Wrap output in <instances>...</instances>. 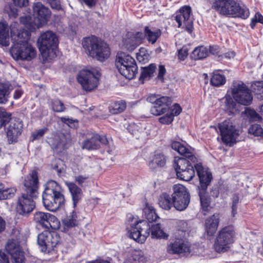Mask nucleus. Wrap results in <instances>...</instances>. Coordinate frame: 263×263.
<instances>
[{
  "mask_svg": "<svg viewBox=\"0 0 263 263\" xmlns=\"http://www.w3.org/2000/svg\"><path fill=\"white\" fill-rule=\"evenodd\" d=\"M30 33L25 29H20L17 23L11 26V37L12 45L10 53L15 60L31 61L36 54L35 48L29 43Z\"/></svg>",
  "mask_w": 263,
  "mask_h": 263,
  "instance_id": "nucleus-1",
  "label": "nucleus"
},
{
  "mask_svg": "<svg viewBox=\"0 0 263 263\" xmlns=\"http://www.w3.org/2000/svg\"><path fill=\"white\" fill-rule=\"evenodd\" d=\"M24 192L18 198L16 208L17 212L26 215L31 212L35 208L33 198L38 195L39 180L37 173L32 171L25 179Z\"/></svg>",
  "mask_w": 263,
  "mask_h": 263,
  "instance_id": "nucleus-2",
  "label": "nucleus"
},
{
  "mask_svg": "<svg viewBox=\"0 0 263 263\" xmlns=\"http://www.w3.org/2000/svg\"><path fill=\"white\" fill-rule=\"evenodd\" d=\"M42 200L45 208L55 212L64 203V196L60 185L53 180L48 181L42 194Z\"/></svg>",
  "mask_w": 263,
  "mask_h": 263,
  "instance_id": "nucleus-3",
  "label": "nucleus"
},
{
  "mask_svg": "<svg viewBox=\"0 0 263 263\" xmlns=\"http://www.w3.org/2000/svg\"><path fill=\"white\" fill-rule=\"evenodd\" d=\"M212 8L220 14L229 17L246 19L250 15L247 7L240 5L234 0H215Z\"/></svg>",
  "mask_w": 263,
  "mask_h": 263,
  "instance_id": "nucleus-4",
  "label": "nucleus"
},
{
  "mask_svg": "<svg viewBox=\"0 0 263 263\" xmlns=\"http://www.w3.org/2000/svg\"><path fill=\"white\" fill-rule=\"evenodd\" d=\"M37 44L44 62H48L56 57L59 40L55 33L47 31L42 33L38 39Z\"/></svg>",
  "mask_w": 263,
  "mask_h": 263,
  "instance_id": "nucleus-5",
  "label": "nucleus"
},
{
  "mask_svg": "<svg viewBox=\"0 0 263 263\" xmlns=\"http://www.w3.org/2000/svg\"><path fill=\"white\" fill-rule=\"evenodd\" d=\"M82 45L87 54L103 61L110 55L108 46L95 35L84 38Z\"/></svg>",
  "mask_w": 263,
  "mask_h": 263,
  "instance_id": "nucleus-6",
  "label": "nucleus"
},
{
  "mask_svg": "<svg viewBox=\"0 0 263 263\" xmlns=\"http://www.w3.org/2000/svg\"><path fill=\"white\" fill-rule=\"evenodd\" d=\"M172 149L177 152L179 154L183 156L185 158H179L176 160L175 162H179L180 161H185L184 171H187L190 166H194L197 172L198 167H202L204 170L209 173H211L209 170L206 167H204L201 163H197L198 159L194 155L193 149L189 146H185L178 141H173L171 144Z\"/></svg>",
  "mask_w": 263,
  "mask_h": 263,
  "instance_id": "nucleus-7",
  "label": "nucleus"
},
{
  "mask_svg": "<svg viewBox=\"0 0 263 263\" xmlns=\"http://www.w3.org/2000/svg\"><path fill=\"white\" fill-rule=\"evenodd\" d=\"M116 66L120 74L129 80L134 79L138 72L135 59L123 52L118 53Z\"/></svg>",
  "mask_w": 263,
  "mask_h": 263,
  "instance_id": "nucleus-8",
  "label": "nucleus"
},
{
  "mask_svg": "<svg viewBox=\"0 0 263 263\" xmlns=\"http://www.w3.org/2000/svg\"><path fill=\"white\" fill-rule=\"evenodd\" d=\"M230 92L238 104L249 106L253 101L251 90L242 81H234L231 86Z\"/></svg>",
  "mask_w": 263,
  "mask_h": 263,
  "instance_id": "nucleus-9",
  "label": "nucleus"
},
{
  "mask_svg": "<svg viewBox=\"0 0 263 263\" xmlns=\"http://www.w3.org/2000/svg\"><path fill=\"white\" fill-rule=\"evenodd\" d=\"M197 175L199 179L200 185L198 186V195L200 199L201 206L202 210L206 212L209 210L210 204V198L208 197L206 190L212 179V173L207 172L202 167H198Z\"/></svg>",
  "mask_w": 263,
  "mask_h": 263,
  "instance_id": "nucleus-10",
  "label": "nucleus"
},
{
  "mask_svg": "<svg viewBox=\"0 0 263 263\" xmlns=\"http://www.w3.org/2000/svg\"><path fill=\"white\" fill-rule=\"evenodd\" d=\"M235 232L232 226H227L221 229L215 239L214 247L218 253L226 252L235 241Z\"/></svg>",
  "mask_w": 263,
  "mask_h": 263,
  "instance_id": "nucleus-11",
  "label": "nucleus"
},
{
  "mask_svg": "<svg viewBox=\"0 0 263 263\" xmlns=\"http://www.w3.org/2000/svg\"><path fill=\"white\" fill-rule=\"evenodd\" d=\"M101 73L97 68L90 67L81 70L77 79L83 89L86 91H91L98 85Z\"/></svg>",
  "mask_w": 263,
  "mask_h": 263,
  "instance_id": "nucleus-12",
  "label": "nucleus"
},
{
  "mask_svg": "<svg viewBox=\"0 0 263 263\" xmlns=\"http://www.w3.org/2000/svg\"><path fill=\"white\" fill-rule=\"evenodd\" d=\"M129 237L138 243H144L149 235L151 226L146 220L137 221L127 227Z\"/></svg>",
  "mask_w": 263,
  "mask_h": 263,
  "instance_id": "nucleus-13",
  "label": "nucleus"
},
{
  "mask_svg": "<svg viewBox=\"0 0 263 263\" xmlns=\"http://www.w3.org/2000/svg\"><path fill=\"white\" fill-rule=\"evenodd\" d=\"M180 225L182 226L183 229H178V233H181L182 236L180 238H177L173 242H171L167 246V251L172 254L183 255L190 253L191 251L190 246L188 242L185 241L182 238L185 237L186 227L187 223L184 221H180Z\"/></svg>",
  "mask_w": 263,
  "mask_h": 263,
  "instance_id": "nucleus-14",
  "label": "nucleus"
},
{
  "mask_svg": "<svg viewBox=\"0 0 263 263\" xmlns=\"http://www.w3.org/2000/svg\"><path fill=\"white\" fill-rule=\"evenodd\" d=\"M220 138L226 145L232 146L236 142L239 130L233 124L230 119H227L218 124Z\"/></svg>",
  "mask_w": 263,
  "mask_h": 263,
  "instance_id": "nucleus-15",
  "label": "nucleus"
},
{
  "mask_svg": "<svg viewBox=\"0 0 263 263\" xmlns=\"http://www.w3.org/2000/svg\"><path fill=\"white\" fill-rule=\"evenodd\" d=\"M59 234L55 231H44L39 234L37 243L42 247L43 252H50L60 245Z\"/></svg>",
  "mask_w": 263,
  "mask_h": 263,
  "instance_id": "nucleus-16",
  "label": "nucleus"
},
{
  "mask_svg": "<svg viewBox=\"0 0 263 263\" xmlns=\"http://www.w3.org/2000/svg\"><path fill=\"white\" fill-rule=\"evenodd\" d=\"M172 194L174 207L178 211H182L187 207L190 201V194L183 185L178 184L173 186Z\"/></svg>",
  "mask_w": 263,
  "mask_h": 263,
  "instance_id": "nucleus-17",
  "label": "nucleus"
},
{
  "mask_svg": "<svg viewBox=\"0 0 263 263\" xmlns=\"http://www.w3.org/2000/svg\"><path fill=\"white\" fill-rule=\"evenodd\" d=\"M20 237L13 236L9 239L6 245L7 252L11 255L12 261L14 263H23L25 257L20 246Z\"/></svg>",
  "mask_w": 263,
  "mask_h": 263,
  "instance_id": "nucleus-18",
  "label": "nucleus"
},
{
  "mask_svg": "<svg viewBox=\"0 0 263 263\" xmlns=\"http://www.w3.org/2000/svg\"><path fill=\"white\" fill-rule=\"evenodd\" d=\"M191 8L190 6L182 7L176 13L175 20L178 23V27L180 28L183 25L186 30L191 33L193 30V21L190 18Z\"/></svg>",
  "mask_w": 263,
  "mask_h": 263,
  "instance_id": "nucleus-19",
  "label": "nucleus"
},
{
  "mask_svg": "<svg viewBox=\"0 0 263 263\" xmlns=\"http://www.w3.org/2000/svg\"><path fill=\"white\" fill-rule=\"evenodd\" d=\"M34 220L43 228L57 229L60 227V221L54 215L42 212H37L34 214Z\"/></svg>",
  "mask_w": 263,
  "mask_h": 263,
  "instance_id": "nucleus-20",
  "label": "nucleus"
},
{
  "mask_svg": "<svg viewBox=\"0 0 263 263\" xmlns=\"http://www.w3.org/2000/svg\"><path fill=\"white\" fill-rule=\"evenodd\" d=\"M144 35L142 32H128L123 39V46L129 51L134 50L143 43Z\"/></svg>",
  "mask_w": 263,
  "mask_h": 263,
  "instance_id": "nucleus-21",
  "label": "nucleus"
},
{
  "mask_svg": "<svg viewBox=\"0 0 263 263\" xmlns=\"http://www.w3.org/2000/svg\"><path fill=\"white\" fill-rule=\"evenodd\" d=\"M33 14L37 19V23H35L37 28H40L43 25L46 24L51 14L49 8L45 7L41 2H36L33 5Z\"/></svg>",
  "mask_w": 263,
  "mask_h": 263,
  "instance_id": "nucleus-22",
  "label": "nucleus"
},
{
  "mask_svg": "<svg viewBox=\"0 0 263 263\" xmlns=\"http://www.w3.org/2000/svg\"><path fill=\"white\" fill-rule=\"evenodd\" d=\"M100 144L106 145L109 144V141L105 136L93 134L90 138L83 142L82 148L89 151L97 149L99 148Z\"/></svg>",
  "mask_w": 263,
  "mask_h": 263,
  "instance_id": "nucleus-23",
  "label": "nucleus"
},
{
  "mask_svg": "<svg viewBox=\"0 0 263 263\" xmlns=\"http://www.w3.org/2000/svg\"><path fill=\"white\" fill-rule=\"evenodd\" d=\"M23 122L20 119L12 120L7 129V135L10 143L16 142L22 133Z\"/></svg>",
  "mask_w": 263,
  "mask_h": 263,
  "instance_id": "nucleus-24",
  "label": "nucleus"
},
{
  "mask_svg": "<svg viewBox=\"0 0 263 263\" xmlns=\"http://www.w3.org/2000/svg\"><path fill=\"white\" fill-rule=\"evenodd\" d=\"M185 163H186L185 161H180V162H175L174 167L178 178L185 181H189L192 180L195 176V167L194 166H190L187 171H184Z\"/></svg>",
  "mask_w": 263,
  "mask_h": 263,
  "instance_id": "nucleus-25",
  "label": "nucleus"
},
{
  "mask_svg": "<svg viewBox=\"0 0 263 263\" xmlns=\"http://www.w3.org/2000/svg\"><path fill=\"white\" fill-rule=\"evenodd\" d=\"M172 102L171 98L167 96H160L156 105L151 109V112L155 116H159L166 112Z\"/></svg>",
  "mask_w": 263,
  "mask_h": 263,
  "instance_id": "nucleus-26",
  "label": "nucleus"
},
{
  "mask_svg": "<svg viewBox=\"0 0 263 263\" xmlns=\"http://www.w3.org/2000/svg\"><path fill=\"white\" fill-rule=\"evenodd\" d=\"M219 222L218 214H214L205 220V231L207 235L213 236L217 231Z\"/></svg>",
  "mask_w": 263,
  "mask_h": 263,
  "instance_id": "nucleus-27",
  "label": "nucleus"
},
{
  "mask_svg": "<svg viewBox=\"0 0 263 263\" xmlns=\"http://www.w3.org/2000/svg\"><path fill=\"white\" fill-rule=\"evenodd\" d=\"M15 23H12L9 27L6 22L0 21V44L1 45L8 46L9 45V31H11V26Z\"/></svg>",
  "mask_w": 263,
  "mask_h": 263,
  "instance_id": "nucleus-28",
  "label": "nucleus"
},
{
  "mask_svg": "<svg viewBox=\"0 0 263 263\" xmlns=\"http://www.w3.org/2000/svg\"><path fill=\"white\" fill-rule=\"evenodd\" d=\"M143 34L148 43L154 44L157 40L161 36L162 31L160 29L156 28H150L145 26L144 29Z\"/></svg>",
  "mask_w": 263,
  "mask_h": 263,
  "instance_id": "nucleus-29",
  "label": "nucleus"
},
{
  "mask_svg": "<svg viewBox=\"0 0 263 263\" xmlns=\"http://www.w3.org/2000/svg\"><path fill=\"white\" fill-rule=\"evenodd\" d=\"M65 184L67 186L72 197L73 207L77 206L78 202L81 200L83 196L82 191L74 183L66 182Z\"/></svg>",
  "mask_w": 263,
  "mask_h": 263,
  "instance_id": "nucleus-30",
  "label": "nucleus"
},
{
  "mask_svg": "<svg viewBox=\"0 0 263 263\" xmlns=\"http://www.w3.org/2000/svg\"><path fill=\"white\" fill-rule=\"evenodd\" d=\"M50 142L52 148L58 152H61L64 149L68 143L66 136L64 134L54 136L50 140Z\"/></svg>",
  "mask_w": 263,
  "mask_h": 263,
  "instance_id": "nucleus-31",
  "label": "nucleus"
},
{
  "mask_svg": "<svg viewBox=\"0 0 263 263\" xmlns=\"http://www.w3.org/2000/svg\"><path fill=\"white\" fill-rule=\"evenodd\" d=\"M159 205L162 209L168 211L174 206L173 198L166 193H162L159 198Z\"/></svg>",
  "mask_w": 263,
  "mask_h": 263,
  "instance_id": "nucleus-32",
  "label": "nucleus"
},
{
  "mask_svg": "<svg viewBox=\"0 0 263 263\" xmlns=\"http://www.w3.org/2000/svg\"><path fill=\"white\" fill-rule=\"evenodd\" d=\"M166 157L161 153H156L152 159L149 162L148 165L152 169L156 167H163L166 163Z\"/></svg>",
  "mask_w": 263,
  "mask_h": 263,
  "instance_id": "nucleus-33",
  "label": "nucleus"
},
{
  "mask_svg": "<svg viewBox=\"0 0 263 263\" xmlns=\"http://www.w3.org/2000/svg\"><path fill=\"white\" fill-rule=\"evenodd\" d=\"M226 82L225 76L219 72L218 70L214 71L211 76L210 83L212 85L219 87L224 85Z\"/></svg>",
  "mask_w": 263,
  "mask_h": 263,
  "instance_id": "nucleus-34",
  "label": "nucleus"
},
{
  "mask_svg": "<svg viewBox=\"0 0 263 263\" xmlns=\"http://www.w3.org/2000/svg\"><path fill=\"white\" fill-rule=\"evenodd\" d=\"M143 216L149 222L154 221L158 218L154 207L148 203L143 210Z\"/></svg>",
  "mask_w": 263,
  "mask_h": 263,
  "instance_id": "nucleus-35",
  "label": "nucleus"
},
{
  "mask_svg": "<svg viewBox=\"0 0 263 263\" xmlns=\"http://www.w3.org/2000/svg\"><path fill=\"white\" fill-rule=\"evenodd\" d=\"M209 55V49L206 47L201 46L196 47L192 52L191 57L195 60L206 58Z\"/></svg>",
  "mask_w": 263,
  "mask_h": 263,
  "instance_id": "nucleus-36",
  "label": "nucleus"
},
{
  "mask_svg": "<svg viewBox=\"0 0 263 263\" xmlns=\"http://www.w3.org/2000/svg\"><path fill=\"white\" fill-rule=\"evenodd\" d=\"M156 68V65L155 64H151L147 67L143 68L139 80L143 83L144 80L149 79L153 76Z\"/></svg>",
  "mask_w": 263,
  "mask_h": 263,
  "instance_id": "nucleus-37",
  "label": "nucleus"
},
{
  "mask_svg": "<svg viewBox=\"0 0 263 263\" xmlns=\"http://www.w3.org/2000/svg\"><path fill=\"white\" fill-rule=\"evenodd\" d=\"M10 93L8 85L0 83V104H5L8 101Z\"/></svg>",
  "mask_w": 263,
  "mask_h": 263,
  "instance_id": "nucleus-38",
  "label": "nucleus"
},
{
  "mask_svg": "<svg viewBox=\"0 0 263 263\" xmlns=\"http://www.w3.org/2000/svg\"><path fill=\"white\" fill-rule=\"evenodd\" d=\"M152 238H167L168 236L163 232L160 224H154L151 227Z\"/></svg>",
  "mask_w": 263,
  "mask_h": 263,
  "instance_id": "nucleus-39",
  "label": "nucleus"
},
{
  "mask_svg": "<svg viewBox=\"0 0 263 263\" xmlns=\"http://www.w3.org/2000/svg\"><path fill=\"white\" fill-rule=\"evenodd\" d=\"M14 191L13 189L5 187L3 183L0 182V200H4L12 197Z\"/></svg>",
  "mask_w": 263,
  "mask_h": 263,
  "instance_id": "nucleus-40",
  "label": "nucleus"
},
{
  "mask_svg": "<svg viewBox=\"0 0 263 263\" xmlns=\"http://www.w3.org/2000/svg\"><path fill=\"white\" fill-rule=\"evenodd\" d=\"M63 224L67 228H72L78 224L77 216L74 212L63 220Z\"/></svg>",
  "mask_w": 263,
  "mask_h": 263,
  "instance_id": "nucleus-41",
  "label": "nucleus"
},
{
  "mask_svg": "<svg viewBox=\"0 0 263 263\" xmlns=\"http://www.w3.org/2000/svg\"><path fill=\"white\" fill-rule=\"evenodd\" d=\"M252 91L258 99L263 100V81L255 82L252 85Z\"/></svg>",
  "mask_w": 263,
  "mask_h": 263,
  "instance_id": "nucleus-42",
  "label": "nucleus"
},
{
  "mask_svg": "<svg viewBox=\"0 0 263 263\" xmlns=\"http://www.w3.org/2000/svg\"><path fill=\"white\" fill-rule=\"evenodd\" d=\"M126 103L123 101L115 102L111 107L110 111L112 114H118L123 112L126 108Z\"/></svg>",
  "mask_w": 263,
  "mask_h": 263,
  "instance_id": "nucleus-43",
  "label": "nucleus"
},
{
  "mask_svg": "<svg viewBox=\"0 0 263 263\" xmlns=\"http://www.w3.org/2000/svg\"><path fill=\"white\" fill-rule=\"evenodd\" d=\"M11 120V114L0 108V127H5Z\"/></svg>",
  "mask_w": 263,
  "mask_h": 263,
  "instance_id": "nucleus-44",
  "label": "nucleus"
},
{
  "mask_svg": "<svg viewBox=\"0 0 263 263\" xmlns=\"http://www.w3.org/2000/svg\"><path fill=\"white\" fill-rule=\"evenodd\" d=\"M225 106L226 109L230 113H233L236 110V104L232 96L226 95L225 97Z\"/></svg>",
  "mask_w": 263,
  "mask_h": 263,
  "instance_id": "nucleus-45",
  "label": "nucleus"
},
{
  "mask_svg": "<svg viewBox=\"0 0 263 263\" xmlns=\"http://www.w3.org/2000/svg\"><path fill=\"white\" fill-rule=\"evenodd\" d=\"M250 134L255 136H260L263 137V129L261 126L257 124L252 125L248 129Z\"/></svg>",
  "mask_w": 263,
  "mask_h": 263,
  "instance_id": "nucleus-46",
  "label": "nucleus"
},
{
  "mask_svg": "<svg viewBox=\"0 0 263 263\" xmlns=\"http://www.w3.org/2000/svg\"><path fill=\"white\" fill-rule=\"evenodd\" d=\"M149 55L144 48H140L137 53V59L140 62L145 63L148 61Z\"/></svg>",
  "mask_w": 263,
  "mask_h": 263,
  "instance_id": "nucleus-47",
  "label": "nucleus"
},
{
  "mask_svg": "<svg viewBox=\"0 0 263 263\" xmlns=\"http://www.w3.org/2000/svg\"><path fill=\"white\" fill-rule=\"evenodd\" d=\"M51 105L53 110L55 112H62L65 109L63 103L58 99L52 100Z\"/></svg>",
  "mask_w": 263,
  "mask_h": 263,
  "instance_id": "nucleus-48",
  "label": "nucleus"
},
{
  "mask_svg": "<svg viewBox=\"0 0 263 263\" xmlns=\"http://www.w3.org/2000/svg\"><path fill=\"white\" fill-rule=\"evenodd\" d=\"M246 116L249 119L250 121H257L260 118V116L258 113L253 109L247 108L245 111Z\"/></svg>",
  "mask_w": 263,
  "mask_h": 263,
  "instance_id": "nucleus-49",
  "label": "nucleus"
},
{
  "mask_svg": "<svg viewBox=\"0 0 263 263\" xmlns=\"http://www.w3.org/2000/svg\"><path fill=\"white\" fill-rule=\"evenodd\" d=\"M174 120L173 115L170 114H166L165 115L160 117L159 119V122L162 124H169Z\"/></svg>",
  "mask_w": 263,
  "mask_h": 263,
  "instance_id": "nucleus-50",
  "label": "nucleus"
},
{
  "mask_svg": "<svg viewBox=\"0 0 263 263\" xmlns=\"http://www.w3.org/2000/svg\"><path fill=\"white\" fill-rule=\"evenodd\" d=\"M47 131V128L46 127L39 129V130H37L36 131L32 133V137L33 138L32 140H35L36 139H39L43 137L44 134L46 133Z\"/></svg>",
  "mask_w": 263,
  "mask_h": 263,
  "instance_id": "nucleus-51",
  "label": "nucleus"
},
{
  "mask_svg": "<svg viewBox=\"0 0 263 263\" xmlns=\"http://www.w3.org/2000/svg\"><path fill=\"white\" fill-rule=\"evenodd\" d=\"M133 257L135 263H144L145 262V258L141 252H136Z\"/></svg>",
  "mask_w": 263,
  "mask_h": 263,
  "instance_id": "nucleus-52",
  "label": "nucleus"
},
{
  "mask_svg": "<svg viewBox=\"0 0 263 263\" xmlns=\"http://www.w3.org/2000/svg\"><path fill=\"white\" fill-rule=\"evenodd\" d=\"M61 121L65 124H67L71 128H75L78 124V122L72 119L63 117L61 118Z\"/></svg>",
  "mask_w": 263,
  "mask_h": 263,
  "instance_id": "nucleus-53",
  "label": "nucleus"
},
{
  "mask_svg": "<svg viewBox=\"0 0 263 263\" xmlns=\"http://www.w3.org/2000/svg\"><path fill=\"white\" fill-rule=\"evenodd\" d=\"M50 4L52 9L58 10L62 9L61 5L59 0H46Z\"/></svg>",
  "mask_w": 263,
  "mask_h": 263,
  "instance_id": "nucleus-54",
  "label": "nucleus"
},
{
  "mask_svg": "<svg viewBox=\"0 0 263 263\" xmlns=\"http://www.w3.org/2000/svg\"><path fill=\"white\" fill-rule=\"evenodd\" d=\"M182 111V108L178 104H175L171 109V112L170 113L171 115H173V118L174 116H176L179 115Z\"/></svg>",
  "mask_w": 263,
  "mask_h": 263,
  "instance_id": "nucleus-55",
  "label": "nucleus"
},
{
  "mask_svg": "<svg viewBox=\"0 0 263 263\" xmlns=\"http://www.w3.org/2000/svg\"><path fill=\"white\" fill-rule=\"evenodd\" d=\"M20 22L27 28H29L31 23V17L29 15H25L20 17Z\"/></svg>",
  "mask_w": 263,
  "mask_h": 263,
  "instance_id": "nucleus-56",
  "label": "nucleus"
},
{
  "mask_svg": "<svg viewBox=\"0 0 263 263\" xmlns=\"http://www.w3.org/2000/svg\"><path fill=\"white\" fill-rule=\"evenodd\" d=\"M88 176L86 175H78L74 176V180L79 185H82L83 183H85L88 179Z\"/></svg>",
  "mask_w": 263,
  "mask_h": 263,
  "instance_id": "nucleus-57",
  "label": "nucleus"
},
{
  "mask_svg": "<svg viewBox=\"0 0 263 263\" xmlns=\"http://www.w3.org/2000/svg\"><path fill=\"white\" fill-rule=\"evenodd\" d=\"M188 55V51L186 48H182L178 51V58L181 60H184Z\"/></svg>",
  "mask_w": 263,
  "mask_h": 263,
  "instance_id": "nucleus-58",
  "label": "nucleus"
},
{
  "mask_svg": "<svg viewBox=\"0 0 263 263\" xmlns=\"http://www.w3.org/2000/svg\"><path fill=\"white\" fill-rule=\"evenodd\" d=\"M166 70L164 66L159 65L158 70V74L157 78L162 81L163 80L164 76L165 74Z\"/></svg>",
  "mask_w": 263,
  "mask_h": 263,
  "instance_id": "nucleus-59",
  "label": "nucleus"
},
{
  "mask_svg": "<svg viewBox=\"0 0 263 263\" xmlns=\"http://www.w3.org/2000/svg\"><path fill=\"white\" fill-rule=\"evenodd\" d=\"M15 6L20 7H26L28 5V0H12Z\"/></svg>",
  "mask_w": 263,
  "mask_h": 263,
  "instance_id": "nucleus-60",
  "label": "nucleus"
},
{
  "mask_svg": "<svg viewBox=\"0 0 263 263\" xmlns=\"http://www.w3.org/2000/svg\"><path fill=\"white\" fill-rule=\"evenodd\" d=\"M160 95H151L149 96L147 98V101L149 102H151L153 104H154V105H156L157 100H158V98Z\"/></svg>",
  "mask_w": 263,
  "mask_h": 263,
  "instance_id": "nucleus-61",
  "label": "nucleus"
},
{
  "mask_svg": "<svg viewBox=\"0 0 263 263\" xmlns=\"http://www.w3.org/2000/svg\"><path fill=\"white\" fill-rule=\"evenodd\" d=\"M209 54L210 53L213 55H218L219 53V47L217 46H209Z\"/></svg>",
  "mask_w": 263,
  "mask_h": 263,
  "instance_id": "nucleus-62",
  "label": "nucleus"
},
{
  "mask_svg": "<svg viewBox=\"0 0 263 263\" xmlns=\"http://www.w3.org/2000/svg\"><path fill=\"white\" fill-rule=\"evenodd\" d=\"M0 263H9L8 257L1 251H0Z\"/></svg>",
  "mask_w": 263,
  "mask_h": 263,
  "instance_id": "nucleus-63",
  "label": "nucleus"
},
{
  "mask_svg": "<svg viewBox=\"0 0 263 263\" xmlns=\"http://www.w3.org/2000/svg\"><path fill=\"white\" fill-rule=\"evenodd\" d=\"M23 93V92L22 89L20 88L16 89L14 92L13 98L14 99H20Z\"/></svg>",
  "mask_w": 263,
  "mask_h": 263,
  "instance_id": "nucleus-64",
  "label": "nucleus"
}]
</instances>
